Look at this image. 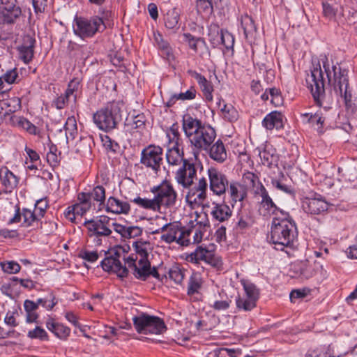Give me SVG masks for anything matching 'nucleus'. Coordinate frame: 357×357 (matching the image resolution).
Segmentation results:
<instances>
[{"label":"nucleus","mask_w":357,"mask_h":357,"mask_svg":"<svg viewBox=\"0 0 357 357\" xmlns=\"http://www.w3.org/2000/svg\"><path fill=\"white\" fill-rule=\"evenodd\" d=\"M48 207V202L46 198L40 199L35 204L34 212L38 215V218H43Z\"/></svg>","instance_id":"60"},{"label":"nucleus","mask_w":357,"mask_h":357,"mask_svg":"<svg viewBox=\"0 0 357 357\" xmlns=\"http://www.w3.org/2000/svg\"><path fill=\"white\" fill-rule=\"evenodd\" d=\"M205 225L204 227L202 225H199L198 227H195L191 229L185 228V231H188V238L189 240V245L190 243H199L202 241L204 236V229Z\"/></svg>","instance_id":"42"},{"label":"nucleus","mask_w":357,"mask_h":357,"mask_svg":"<svg viewBox=\"0 0 357 357\" xmlns=\"http://www.w3.org/2000/svg\"><path fill=\"white\" fill-rule=\"evenodd\" d=\"M213 254L211 251L202 246H199L193 252L188 255V260L194 264H199L200 261L213 264Z\"/></svg>","instance_id":"29"},{"label":"nucleus","mask_w":357,"mask_h":357,"mask_svg":"<svg viewBox=\"0 0 357 357\" xmlns=\"http://www.w3.org/2000/svg\"><path fill=\"white\" fill-rule=\"evenodd\" d=\"M305 357H333L328 352V349L323 347H317L307 351Z\"/></svg>","instance_id":"61"},{"label":"nucleus","mask_w":357,"mask_h":357,"mask_svg":"<svg viewBox=\"0 0 357 357\" xmlns=\"http://www.w3.org/2000/svg\"><path fill=\"white\" fill-rule=\"evenodd\" d=\"M188 73L196 81L200 86V89L205 97V99L208 102H211L213 100V86L212 83L207 80L206 77L202 74L197 73L195 70H190L188 71Z\"/></svg>","instance_id":"23"},{"label":"nucleus","mask_w":357,"mask_h":357,"mask_svg":"<svg viewBox=\"0 0 357 357\" xmlns=\"http://www.w3.org/2000/svg\"><path fill=\"white\" fill-rule=\"evenodd\" d=\"M1 266L2 270L9 274H15L20 271V266L18 263L14 261H10L6 262H1Z\"/></svg>","instance_id":"62"},{"label":"nucleus","mask_w":357,"mask_h":357,"mask_svg":"<svg viewBox=\"0 0 357 357\" xmlns=\"http://www.w3.org/2000/svg\"><path fill=\"white\" fill-rule=\"evenodd\" d=\"M162 233L160 239L167 243L176 242L182 246H188L189 240L188 238V231H185V227H181L178 222L165 224L160 229L153 231L152 234Z\"/></svg>","instance_id":"11"},{"label":"nucleus","mask_w":357,"mask_h":357,"mask_svg":"<svg viewBox=\"0 0 357 357\" xmlns=\"http://www.w3.org/2000/svg\"><path fill=\"white\" fill-rule=\"evenodd\" d=\"M180 13L176 8L167 11L165 17V25L167 29H173L178 27Z\"/></svg>","instance_id":"39"},{"label":"nucleus","mask_w":357,"mask_h":357,"mask_svg":"<svg viewBox=\"0 0 357 357\" xmlns=\"http://www.w3.org/2000/svg\"><path fill=\"white\" fill-rule=\"evenodd\" d=\"M165 157L167 163L172 166L180 165L187 160L184 158V151H167Z\"/></svg>","instance_id":"41"},{"label":"nucleus","mask_w":357,"mask_h":357,"mask_svg":"<svg viewBox=\"0 0 357 357\" xmlns=\"http://www.w3.org/2000/svg\"><path fill=\"white\" fill-rule=\"evenodd\" d=\"M197 178V168L195 165L186 160L175 172L174 178L177 183L183 188H189Z\"/></svg>","instance_id":"16"},{"label":"nucleus","mask_w":357,"mask_h":357,"mask_svg":"<svg viewBox=\"0 0 357 357\" xmlns=\"http://www.w3.org/2000/svg\"><path fill=\"white\" fill-rule=\"evenodd\" d=\"M234 36L226 30H220V45H222L227 50H233L234 45Z\"/></svg>","instance_id":"50"},{"label":"nucleus","mask_w":357,"mask_h":357,"mask_svg":"<svg viewBox=\"0 0 357 357\" xmlns=\"http://www.w3.org/2000/svg\"><path fill=\"white\" fill-rule=\"evenodd\" d=\"M223 106L221 107V100L218 102L219 107H220V112L222 117L225 120L229 122H235L238 119L239 114L237 109L231 105H228L222 100Z\"/></svg>","instance_id":"36"},{"label":"nucleus","mask_w":357,"mask_h":357,"mask_svg":"<svg viewBox=\"0 0 357 357\" xmlns=\"http://www.w3.org/2000/svg\"><path fill=\"white\" fill-rule=\"evenodd\" d=\"M103 253L104 250H102L98 252L97 250L90 251L85 250H82L79 252V257L88 262L93 263L96 261L99 257H102L103 255Z\"/></svg>","instance_id":"58"},{"label":"nucleus","mask_w":357,"mask_h":357,"mask_svg":"<svg viewBox=\"0 0 357 357\" xmlns=\"http://www.w3.org/2000/svg\"><path fill=\"white\" fill-rule=\"evenodd\" d=\"M84 226L88 230L89 236L93 239L96 245H102L112 233L111 219L106 215L86 220L84 222Z\"/></svg>","instance_id":"8"},{"label":"nucleus","mask_w":357,"mask_h":357,"mask_svg":"<svg viewBox=\"0 0 357 357\" xmlns=\"http://www.w3.org/2000/svg\"><path fill=\"white\" fill-rule=\"evenodd\" d=\"M202 285V279L199 274L193 273L190 277L187 294L189 296L199 293Z\"/></svg>","instance_id":"40"},{"label":"nucleus","mask_w":357,"mask_h":357,"mask_svg":"<svg viewBox=\"0 0 357 357\" xmlns=\"http://www.w3.org/2000/svg\"><path fill=\"white\" fill-rule=\"evenodd\" d=\"M18 183L19 178L7 167L3 166L0 168V183L6 193L12 192Z\"/></svg>","instance_id":"20"},{"label":"nucleus","mask_w":357,"mask_h":357,"mask_svg":"<svg viewBox=\"0 0 357 357\" xmlns=\"http://www.w3.org/2000/svg\"><path fill=\"white\" fill-rule=\"evenodd\" d=\"M262 125L267 130H279L283 128L282 113L273 111L268 114L262 121Z\"/></svg>","instance_id":"30"},{"label":"nucleus","mask_w":357,"mask_h":357,"mask_svg":"<svg viewBox=\"0 0 357 357\" xmlns=\"http://www.w3.org/2000/svg\"><path fill=\"white\" fill-rule=\"evenodd\" d=\"M297 236L296 224L289 213L273 218L270 241L276 246L277 250H282L285 247H291Z\"/></svg>","instance_id":"3"},{"label":"nucleus","mask_w":357,"mask_h":357,"mask_svg":"<svg viewBox=\"0 0 357 357\" xmlns=\"http://www.w3.org/2000/svg\"><path fill=\"white\" fill-rule=\"evenodd\" d=\"M112 230L114 229L123 238H133L142 235L143 229L139 226H127L111 221Z\"/></svg>","instance_id":"24"},{"label":"nucleus","mask_w":357,"mask_h":357,"mask_svg":"<svg viewBox=\"0 0 357 357\" xmlns=\"http://www.w3.org/2000/svg\"><path fill=\"white\" fill-rule=\"evenodd\" d=\"M261 163L267 167H271L278 160V156L275 154V151L265 149L259 153Z\"/></svg>","instance_id":"44"},{"label":"nucleus","mask_w":357,"mask_h":357,"mask_svg":"<svg viewBox=\"0 0 357 357\" xmlns=\"http://www.w3.org/2000/svg\"><path fill=\"white\" fill-rule=\"evenodd\" d=\"M73 100L66 93L61 94L54 99L52 105L58 109H63Z\"/></svg>","instance_id":"63"},{"label":"nucleus","mask_w":357,"mask_h":357,"mask_svg":"<svg viewBox=\"0 0 357 357\" xmlns=\"http://www.w3.org/2000/svg\"><path fill=\"white\" fill-rule=\"evenodd\" d=\"M1 77H2L3 82L7 83L8 84L17 83L20 81L17 69L16 68L8 70L1 76Z\"/></svg>","instance_id":"59"},{"label":"nucleus","mask_w":357,"mask_h":357,"mask_svg":"<svg viewBox=\"0 0 357 357\" xmlns=\"http://www.w3.org/2000/svg\"><path fill=\"white\" fill-rule=\"evenodd\" d=\"M323 14L324 16L328 19L332 20L335 18L337 12V5L332 1H326L322 2Z\"/></svg>","instance_id":"47"},{"label":"nucleus","mask_w":357,"mask_h":357,"mask_svg":"<svg viewBox=\"0 0 357 357\" xmlns=\"http://www.w3.org/2000/svg\"><path fill=\"white\" fill-rule=\"evenodd\" d=\"M65 93L73 100V102L75 103L78 96L82 93L80 79L79 78L71 79L68 84Z\"/></svg>","instance_id":"38"},{"label":"nucleus","mask_w":357,"mask_h":357,"mask_svg":"<svg viewBox=\"0 0 357 357\" xmlns=\"http://www.w3.org/2000/svg\"><path fill=\"white\" fill-rule=\"evenodd\" d=\"M140 163L149 172L159 176L163 165V149L161 146L150 144L141 152Z\"/></svg>","instance_id":"10"},{"label":"nucleus","mask_w":357,"mask_h":357,"mask_svg":"<svg viewBox=\"0 0 357 357\" xmlns=\"http://www.w3.org/2000/svg\"><path fill=\"white\" fill-rule=\"evenodd\" d=\"M207 198V192L191 188L185 196L186 202L190 205H200Z\"/></svg>","instance_id":"37"},{"label":"nucleus","mask_w":357,"mask_h":357,"mask_svg":"<svg viewBox=\"0 0 357 357\" xmlns=\"http://www.w3.org/2000/svg\"><path fill=\"white\" fill-rule=\"evenodd\" d=\"M196 8L198 13L211 15L213 12L211 0H197Z\"/></svg>","instance_id":"56"},{"label":"nucleus","mask_w":357,"mask_h":357,"mask_svg":"<svg viewBox=\"0 0 357 357\" xmlns=\"http://www.w3.org/2000/svg\"><path fill=\"white\" fill-rule=\"evenodd\" d=\"M1 107L7 109L6 113H13L21 108V100L18 97H13L1 101Z\"/></svg>","instance_id":"46"},{"label":"nucleus","mask_w":357,"mask_h":357,"mask_svg":"<svg viewBox=\"0 0 357 357\" xmlns=\"http://www.w3.org/2000/svg\"><path fill=\"white\" fill-rule=\"evenodd\" d=\"M27 337L30 339L38 340L42 342L49 340V336L46 331L39 326H36L33 329L29 331Z\"/></svg>","instance_id":"48"},{"label":"nucleus","mask_w":357,"mask_h":357,"mask_svg":"<svg viewBox=\"0 0 357 357\" xmlns=\"http://www.w3.org/2000/svg\"><path fill=\"white\" fill-rule=\"evenodd\" d=\"M215 138V130L210 125H203L189 139L195 156L203 151L208 150Z\"/></svg>","instance_id":"12"},{"label":"nucleus","mask_w":357,"mask_h":357,"mask_svg":"<svg viewBox=\"0 0 357 357\" xmlns=\"http://www.w3.org/2000/svg\"><path fill=\"white\" fill-rule=\"evenodd\" d=\"M301 206L308 214L319 215L327 211L329 204L321 195L315 193L312 197H303Z\"/></svg>","instance_id":"17"},{"label":"nucleus","mask_w":357,"mask_h":357,"mask_svg":"<svg viewBox=\"0 0 357 357\" xmlns=\"http://www.w3.org/2000/svg\"><path fill=\"white\" fill-rule=\"evenodd\" d=\"M240 282L243 287L245 294L238 296L236 298V307L238 310L251 311L257 306V302L259 298V289L249 280L241 279Z\"/></svg>","instance_id":"13"},{"label":"nucleus","mask_w":357,"mask_h":357,"mask_svg":"<svg viewBox=\"0 0 357 357\" xmlns=\"http://www.w3.org/2000/svg\"><path fill=\"white\" fill-rule=\"evenodd\" d=\"M22 11L20 6L4 9L0 11V23L3 24H14L20 18Z\"/></svg>","instance_id":"28"},{"label":"nucleus","mask_w":357,"mask_h":357,"mask_svg":"<svg viewBox=\"0 0 357 357\" xmlns=\"http://www.w3.org/2000/svg\"><path fill=\"white\" fill-rule=\"evenodd\" d=\"M106 29L103 19L98 15L90 17L76 15L73 22V33L84 40L93 38L97 33H102Z\"/></svg>","instance_id":"7"},{"label":"nucleus","mask_w":357,"mask_h":357,"mask_svg":"<svg viewBox=\"0 0 357 357\" xmlns=\"http://www.w3.org/2000/svg\"><path fill=\"white\" fill-rule=\"evenodd\" d=\"M104 259L100 262L103 271L116 274L119 278L123 279L128 275V270L121 263V259L128 265L125 254V249L121 246H115L107 252L104 251Z\"/></svg>","instance_id":"6"},{"label":"nucleus","mask_w":357,"mask_h":357,"mask_svg":"<svg viewBox=\"0 0 357 357\" xmlns=\"http://www.w3.org/2000/svg\"><path fill=\"white\" fill-rule=\"evenodd\" d=\"M136 331L144 335H160L167 330L164 321L158 317L140 313L132 318Z\"/></svg>","instance_id":"9"},{"label":"nucleus","mask_w":357,"mask_h":357,"mask_svg":"<svg viewBox=\"0 0 357 357\" xmlns=\"http://www.w3.org/2000/svg\"><path fill=\"white\" fill-rule=\"evenodd\" d=\"M210 208V215L213 222L223 223L228 221L232 216V209L225 202H212Z\"/></svg>","instance_id":"19"},{"label":"nucleus","mask_w":357,"mask_h":357,"mask_svg":"<svg viewBox=\"0 0 357 357\" xmlns=\"http://www.w3.org/2000/svg\"><path fill=\"white\" fill-rule=\"evenodd\" d=\"M66 136L67 139H74L77 135V121L75 116H72L67 119L64 125Z\"/></svg>","instance_id":"43"},{"label":"nucleus","mask_w":357,"mask_h":357,"mask_svg":"<svg viewBox=\"0 0 357 357\" xmlns=\"http://www.w3.org/2000/svg\"><path fill=\"white\" fill-rule=\"evenodd\" d=\"M207 176L209 181V189L213 194L218 197L225 195L230 183L227 176L220 169L213 167L207 169Z\"/></svg>","instance_id":"14"},{"label":"nucleus","mask_w":357,"mask_h":357,"mask_svg":"<svg viewBox=\"0 0 357 357\" xmlns=\"http://www.w3.org/2000/svg\"><path fill=\"white\" fill-rule=\"evenodd\" d=\"M241 26L243 29V32L246 38H248L249 35H252L254 32L256 31V27L254 24V21L252 17L248 15H245L242 17Z\"/></svg>","instance_id":"53"},{"label":"nucleus","mask_w":357,"mask_h":357,"mask_svg":"<svg viewBox=\"0 0 357 357\" xmlns=\"http://www.w3.org/2000/svg\"><path fill=\"white\" fill-rule=\"evenodd\" d=\"M185 271L178 266H172L169 271V278L176 284H181L185 278Z\"/></svg>","instance_id":"52"},{"label":"nucleus","mask_w":357,"mask_h":357,"mask_svg":"<svg viewBox=\"0 0 357 357\" xmlns=\"http://www.w3.org/2000/svg\"><path fill=\"white\" fill-rule=\"evenodd\" d=\"M93 120L101 130L109 132L114 130L121 121L120 103L115 101L108 102L93 114Z\"/></svg>","instance_id":"5"},{"label":"nucleus","mask_w":357,"mask_h":357,"mask_svg":"<svg viewBox=\"0 0 357 357\" xmlns=\"http://www.w3.org/2000/svg\"><path fill=\"white\" fill-rule=\"evenodd\" d=\"M9 122L13 126L23 129L30 135H40V129L24 116L12 115L9 119Z\"/></svg>","instance_id":"25"},{"label":"nucleus","mask_w":357,"mask_h":357,"mask_svg":"<svg viewBox=\"0 0 357 357\" xmlns=\"http://www.w3.org/2000/svg\"><path fill=\"white\" fill-rule=\"evenodd\" d=\"M204 125L200 120L193 118L190 114L183 117V129L185 135L190 139L201 127Z\"/></svg>","instance_id":"31"},{"label":"nucleus","mask_w":357,"mask_h":357,"mask_svg":"<svg viewBox=\"0 0 357 357\" xmlns=\"http://www.w3.org/2000/svg\"><path fill=\"white\" fill-rule=\"evenodd\" d=\"M36 40L31 36H26L23 39V43L17 47L20 59L26 64L29 63L34 54Z\"/></svg>","instance_id":"21"},{"label":"nucleus","mask_w":357,"mask_h":357,"mask_svg":"<svg viewBox=\"0 0 357 357\" xmlns=\"http://www.w3.org/2000/svg\"><path fill=\"white\" fill-rule=\"evenodd\" d=\"M105 208L107 213L128 215L130 211V205L128 202L111 196L107 199Z\"/></svg>","instance_id":"22"},{"label":"nucleus","mask_w":357,"mask_h":357,"mask_svg":"<svg viewBox=\"0 0 357 357\" xmlns=\"http://www.w3.org/2000/svg\"><path fill=\"white\" fill-rule=\"evenodd\" d=\"M105 188L98 185L88 192H81L77 195V202L68 206L64 212L65 217L72 222H75L76 216L86 214L96 204L98 209L105 207L106 204Z\"/></svg>","instance_id":"4"},{"label":"nucleus","mask_w":357,"mask_h":357,"mask_svg":"<svg viewBox=\"0 0 357 357\" xmlns=\"http://www.w3.org/2000/svg\"><path fill=\"white\" fill-rule=\"evenodd\" d=\"M46 327L60 339H66L70 333V328L54 321L52 318L48 319L46 321Z\"/></svg>","instance_id":"32"},{"label":"nucleus","mask_w":357,"mask_h":357,"mask_svg":"<svg viewBox=\"0 0 357 357\" xmlns=\"http://www.w3.org/2000/svg\"><path fill=\"white\" fill-rule=\"evenodd\" d=\"M38 305H41L47 310H52L57 304L58 301L55 295L50 292L48 296L45 298H40L36 301Z\"/></svg>","instance_id":"51"},{"label":"nucleus","mask_w":357,"mask_h":357,"mask_svg":"<svg viewBox=\"0 0 357 357\" xmlns=\"http://www.w3.org/2000/svg\"><path fill=\"white\" fill-rule=\"evenodd\" d=\"M136 259L133 256H129L127 259L128 266L132 269L133 275L137 279L146 280L150 275L160 280V274L155 267L151 268L149 261H142L136 264Z\"/></svg>","instance_id":"15"},{"label":"nucleus","mask_w":357,"mask_h":357,"mask_svg":"<svg viewBox=\"0 0 357 357\" xmlns=\"http://www.w3.org/2000/svg\"><path fill=\"white\" fill-rule=\"evenodd\" d=\"M22 214L23 217L22 225L24 227L33 226L34 223L38 224L40 220V218H38V215L34 211H32L30 209L23 208Z\"/></svg>","instance_id":"45"},{"label":"nucleus","mask_w":357,"mask_h":357,"mask_svg":"<svg viewBox=\"0 0 357 357\" xmlns=\"http://www.w3.org/2000/svg\"><path fill=\"white\" fill-rule=\"evenodd\" d=\"M323 69L335 93L343 98L347 113L354 116L356 105L355 99L353 100L352 89L349 83L348 71L342 69L337 63L335 64L333 61H329L326 55H321L317 62H312L310 74L306 77L307 87L310 89L314 102L320 106L325 97Z\"/></svg>","instance_id":"1"},{"label":"nucleus","mask_w":357,"mask_h":357,"mask_svg":"<svg viewBox=\"0 0 357 357\" xmlns=\"http://www.w3.org/2000/svg\"><path fill=\"white\" fill-rule=\"evenodd\" d=\"M153 198L137 197L132 200L139 207L154 212L166 213L176 208L178 202V193L173 185L164 180L159 185L151 188Z\"/></svg>","instance_id":"2"},{"label":"nucleus","mask_w":357,"mask_h":357,"mask_svg":"<svg viewBox=\"0 0 357 357\" xmlns=\"http://www.w3.org/2000/svg\"><path fill=\"white\" fill-rule=\"evenodd\" d=\"M242 181L244 183H243V185L253 188L257 187V183L259 185V183H261L258 176L249 171L245 172L243 174Z\"/></svg>","instance_id":"55"},{"label":"nucleus","mask_w":357,"mask_h":357,"mask_svg":"<svg viewBox=\"0 0 357 357\" xmlns=\"http://www.w3.org/2000/svg\"><path fill=\"white\" fill-rule=\"evenodd\" d=\"M184 38L188 43L189 47L195 52H198V49L206 46V42L204 38H195L190 33H184Z\"/></svg>","instance_id":"49"},{"label":"nucleus","mask_w":357,"mask_h":357,"mask_svg":"<svg viewBox=\"0 0 357 357\" xmlns=\"http://www.w3.org/2000/svg\"><path fill=\"white\" fill-rule=\"evenodd\" d=\"M166 136L168 139L167 143L183 140L179 132V126L177 123H173L172 126L166 131Z\"/></svg>","instance_id":"54"},{"label":"nucleus","mask_w":357,"mask_h":357,"mask_svg":"<svg viewBox=\"0 0 357 357\" xmlns=\"http://www.w3.org/2000/svg\"><path fill=\"white\" fill-rule=\"evenodd\" d=\"M268 93L271 98V102L275 107H278L282 104V98L279 89L276 88L268 89Z\"/></svg>","instance_id":"64"},{"label":"nucleus","mask_w":357,"mask_h":357,"mask_svg":"<svg viewBox=\"0 0 357 357\" xmlns=\"http://www.w3.org/2000/svg\"><path fill=\"white\" fill-rule=\"evenodd\" d=\"M301 118L303 123H308L312 126H317V130L323 128L325 118L321 112L312 113H303L301 114Z\"/></svg>","instance_id":"35"},{"label":"nucleus","mask_w":357,"mask_h":357,"mask_svg":"<svg viewBox=\"0 0 357 357\" xmlns=\"http://www.w3.org/2000/svg\"><path fill=\"white\" fill-rule=\"evenodd\" d=\"M227 192L229 198V203L234 208L238 202L242 206L244 200L248 198V187L238 181L232 180Z\"/></svg>","instance_id":"18"},{"label":"nucleus","mask_w":357,"mask_h":357,"mask_svg":"<svg viewBox=\"0 0 357 357\" xmlns=\"http://www.w3.org/2000/svg\"><path fill=\"white\" fill-rule=\"evenodd\" d=\"M208 38L213 47L220 46V30L216 25H211L208 28Z\"/></svg>","instance_id":"57"},{"label":"nucleus","mask_w":357,"mask_h":357,"mask_svg":"<svg viewBox=\"0 0 357 357\" xmlns=\"http://www.w3.org/2000/svg\"><path fill=\"white\" fill-rule=\"evenodd\" d=\"M209 157L218 163L224 162L227 158L225 146L221 139H218L212 144L208 150Z\"/></svg>","instance_id":"26"},{"label":"nucleus","mask_w":357,"mask_h":357,"mask_svg":"<svg viewBox=\"0 0 357 357\" xmlns=\"http://www.w3.org/2000/svg\"><path fill=\"white\" fill-rule=\"evenodd\" d=\"M259 204V211L260 213L266 216V215H273V218H277L280 216L282 213H287V212L280 208L277 206V205L274 203L273 199L271 197H268L264 199V201H260Z\"/></svg>","instance_id":"27"},{"label":"nucleus","mask_w":357,"mask_h":357,"mask_svg":"<svg viewBox=\"0 0 357 357\" xmlns=\"http://www.w3.org/2000/svg\"><path fill=\"white\" fill-rule=\"evenodd\" d=\"M133 247L135 248L136 252V264H139L142 261H149L148 257L149 255V252L151 250V243L147 241H136L133 243ZM135 259V257H133Z\"/></svg>","instance_id":"33"},{"label":"nucleus","mask_w":357,"mask_h":357,"mask_svg":"<svg viewBox=\"0 0 357 357\" xmlns=\"http://www.w3.org/2000/svg\"><path fill=\"white\" fill-rule=\"evenodd\" d=\"M23 306L26 312V322L28 324L38 323L39 314L37 312L38 309L37 302L26 299L24 301Z\"/></svg>","instance_id":"34"}]
</instances>
